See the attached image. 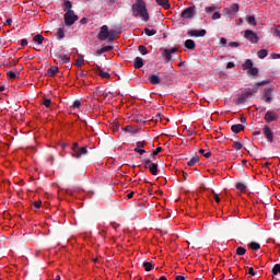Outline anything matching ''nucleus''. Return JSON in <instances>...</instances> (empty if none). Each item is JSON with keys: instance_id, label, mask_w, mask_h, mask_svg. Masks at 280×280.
Here are the masks:
<instances>
[{"instance_id": "f257e3e1", "label": "nucleus", "mask_w": 280, "mask_h": 280, "mask_svg": "<svg viewBox=\"0 0 280 280\" xmlns=\"http://www.w3.org/2000/svg\"><path fill=\"white\" fill-rule=\"evenodd\" d=\"M131 10L133 16H140L141 20L145 22L150 20V14L148 12L145 2L137 1L135 4H132Z\"/></svg>"}, {"instance_id": "f03ea898", "label": "nucleus", "mask_w": 280, "mask_h": 280, "mask_svg": "<svg viewBox=\"0 0 280 280\" xmlns=\"http://www.w3.org/2000/svg\"><path fill=\"white\" fill-rule=\"evenodd\" d=\"M242 69L246 71L247 77H259V68L254 67V61L252 59H246L242 63Z\"/></svg>"}, {"instance_id": "7ed1b4c3", "label": "nucleus", "mask_w": 280, "mask_h": 280, "mask_svg": "<svg viewBox=\"0 0 280 280\" xmlns=\"http://www.w3.org/2000/svg\"><path fill=\"white\" fill-rule=\"evenodd\" d=\"M96 38L101 42L107 40L108 38V43H113L115 40V35H110L108 26L103 25L101 26V31L98 32V35H96Z\"/></svg>"}, {"instance_id": "20e7f679", "label": "nucleus", "mask_w": 280, "mask_h": 280, "mask_svg": "<svg viewBox=\"0 0 280 280\" xmlns=\"http://www.w3.org/2000/svg\"><path fill=\"white\" fill-rule=\"evenodd\" d=\"M143 165H144L145 170H149V172L152 176L159 175V164L158 163H153L152 160H143Z\"/></svg>"}, {"instance_id": "39448f33", "label": "nucleus", "mask_w": 280, "mask_h": 280, "mask_svg": "<svg viewBox=\"0 0 280 280\" xmlns=\"http://www.w3.org/2000/svg\"><path fill=\"white\" fill-rule=\"evenodd\" d=\"M244 38H246V40H249V43H252L253 45H258L259 43V36L252 30H245Z\"/></svg>"}, {"instance_id": "423d86ee", "label": "nucleus", "mask_w": 280, "mask_h": 280, "mask_svg": "<svg viewBox=\"0 0 280 280\" xmlns=\"http://www.w3.org/2000/svg\"><path fill=\"white\" fill-rule=\"evenodd\" d=\"M63 18L67 26L73 25L79 20V16L74 13V11L66 12Z\"/></svg>"}, {"instance_id": "0eeeda50", "label": "nucleus", "mask_w": 280, "mask_h": 280, "mask_svg": "<svg viewBox=\"0 0 280 280\" xmlns=\"http://www.w3.org/2000/svg\"><path fill=\"white\" fill-rule=\"evenodd\" d=\"M272 94H273V88L267 86V88L264 89V94L261 96V100L264 102H266L267 104H271L272 101H273Z\"/></svg>"}, {"instance_id": "6e6552de", "label": "nucleus", "mask_w": 280, "mask_h": 280, "mask_svg": "<svg viewBox=\"0 0 280 280\" xmlns=\"http://www.w3.org/2000/svg\"><path fill=\"white\" fill-rule=\"evenodd\" d=\"M262 133H264L267 142H269V143H273L275 142V132H273V130L269 126H265L264 127Z\"/></svg>"}, {"instance_id": "1a4fd4ad", "label": "nucleus", "mask_w": 280, "mask_h": 280, "mask_svg": "<svg viewBox=\"0 0 280 280\" xmlns=\"http://www.w3.org/2000/svg\"><path fill=\"white\" fill-rule=\"evenodd\" d=\"M265 121L267 124H270V122H273V121H277L279 120V115L273 112V110H268L266 114H265V117H264Z\"/></svg>"}, {"instance_id": "9d476101", "label": "nucleus", "mask_w": 280, "mask_h": 280, "mask_svg": "<svg viewBox=\"0 0 280 280\" xmlns=\"http://www.w3.org/2000/svg\"><path fill=\"white\" fill-rule=\"evenodd\" d=\"M195 14V7H189L182 12L180 16L184 19H192Z\"/></svg>"}, {"instance_id": "9b49d317", "label": "nucleus", "mask_w": 280, "mask_h": 280, "mask_svg": "<svg viewBox=\"0 0 280 280\" xmlns=\"http://www.w3.org/2000/svg\"><path fill=\"white\" fill-rule=\"evenodd\" d=\"M188 36H192V37H196V38H202L203 36H206L207 34V31L206 30H190L187 32Z\"/></svg>"}, {"instance_id": "f8f14e48", "label": "nucleus", "mask_w": 280, "mask_h": 280, "mask_svg": "<svg viewBox=\"0 0 280 280\" xmlns=\"http://www.w3.org/2000/svg\"><path fill=\"white\" fill-rule=\"evenodd\" d=\"M133 67L135 69H142L144 67V60L141 57H136L133 59Z\"/></svg>"}, {"instance_id": "ddd939ff", "label": "nucleus", "mask_w": 280, "mask_h": 280, "mask_svg": "<svg viewBox=\"0 0 280 280\" xmlns=\"http://www.w3.org/2000/svg\"><path fill=\"white\" fill-rule=\"evenodd\" d=\"M86 153H88V148L82 147V148H79V150L75 153H72V156H73V159H81V156Z\"/></svg>"}, {"instance_id": "4468645a", "label": "nucleus", "mask_w": 280, "mask_h": 280, "mask_svg": "<svg viewBox=\"0 0 280 280\" xmlns=\"http://www.w3.org/2000/svg\"><path fill=\"white\" fill-rule=\"evenodd\" d=\"M96 74H98V77L103 78V79H109L110 78V73L109 72H104L102 67L96 66V70H95Z\"/></svg>"}, {"instance_id": "2eb2a0df", "label": "nucleus", "mask_w": 280, "mask_h": 280, "mask_svg": "<svg viewBox=\"0 0 280 280\" xmlns=\"http://www.w3.org/2000/svg\"><path fill=\"white\" fill-rule=\"evenodd\" d=\"M160 51H162V56L164 57L165 62H170L172 60V55L170 49L161 48Z\"/></svg>"}, {"instance_id": "dca6fc26", "label": "nucleus", "mask_w": 280, "mask_h": 280, "mask_svg": "<svg viewBox=\"0 0 280 280\" xmlns=\"http://www.w3.org/2000/svg\"><path fill=\"white\" fill-rule=\"evenodd\" d=\"M55 58H57L59 60V62L66 65L70 62V56L68 55H55Z\"/></svg>"}, {"instance_id": "f3484780", "label": "nucleus", "mask_w": 280, "mask_h": 280, "mask_svg": "<svg viewBox=\"0 0 280 280\" xmlns=\"http://www.w3.org/2000/svg\"><path fill=\"white\" fill-rule=\"evenodd\" d=\"M113 49V46H103L101 49H96V56H102L103 54L109 52Z\"/></svg>"}, {"instance_id": "a211bd4d", "label": "nucleus", "mask_w": 280, "mask_h": 280, "mask_svg": "<svg viewBox=\"0 0 280 280\" xmlns=\"http://www.w3.org/2000/svg\"><path fill=\"white\" fill-rule=\"evenodd\" d=\"M149 82L153 85H159L161 84V78L158 74H151L149 77Z\"/></svg>"}, {"instance_id": "6ab92c4d", "label": "nucleus", "mask_w": 280, "mask_h": 280, "mask_svg": "<svg viewBox=\"0 0 280 280\" xmlns=\"http://www.w3.org/2000/svg\"><path fill=\"white\" fill-rule=\"evenodd\" d=\"M244 130H245V126H243L241 124L231 126V131L234 132V133H238V132L244 131Z\"/></svg>"}, {"instance_id": "aec40b11", "label": "nucleus", "mask_w": 280, "mask_h": 280, "mask_svg": "<svg viewBox=\"0 0 280 280\" xmlns=\"http://www.w3.org/2000/svg\"><path fill=\"white\" fill-rule=\"evenodd\" d=\"M21 73L20 71H8L7 72V78L10 80H16L18 78H20Z\"/></svg>"}, {"instance_id": "412c9836", "label": "nucleus", "mask_w": 280, "mask_h": 280, "mask_svg": "<svg viewBox=\"0 0 280 280\" xmlns=\"http://www.w3.org/2000/svg\"><path fill=\"white\" fill-rule=\"evenodd\" d=\"M62 10L67 13L68 11H73L72 10V3L69 0H63L62 3Z\"/></svg>"}, {"instance_id": "4be33fe9", "label": "nucleus", "mask_w": 280, "mask_h": 280, "mask_svg": "<svg viewBox=\"0 0 280 280\" xmlns=\"http://www.w3.org/2000/svg\"><path fill=\"white\" fill-rule=\"evenodd\" d=\"M65 26H61L58 28L57 33H56V38L57 40H62V38H65Z\"/></svg>"}, {"instance_id": "5701e85b", "label": "nucleus", "mask_w": 280, "mask_h": 280, "mask_svg": "<svg viewBox=\"0 0 280 280\" xmlns=\"http://www.w3.org/2000/svg\"><path fill=\"white\" fill-rule=\"evenodd\" d=\"M59 69L57 66H54V67H50L48 70H47V73L46 75L47 77H55L57 73H58Z\"/></svg>"}, {"instance_id": "b1692460", "label": "nucleus", "mask_w": 280, "mask_h": 280, "mask_svg": "<svg viewBox=\"0 0 280 280\" xmlns=\"http://www.w3.org/2000/svg\"><path fill=\"white\" fill-rule=\"evenodd\" d=\"M155 2L165 10H168L171 8L170 1L167 0H155Z\"/></svg>"}, {"instance_id": "393cba45", "label": "nucleus", "mask_w": 280, "mask_h": 280, "mask_svg": "<svg viewBox=\"0 0 280 280\" xmlns=\"http://www.w3.org/2000/svg\"><path fill=\"white\" fill-rule=\"evenodd\" d=\"M185 47L188 49V50H194L196 48V43L192 40V39H187L185 42Z\"/></svg>"}, {"instance_id": "a878e982", "label": "nucleus", "mask_w": 280, "mask_h": 280, "mask_svg": "<svg viewBox=\"0 0 280 280\" xmlns=\"http://www.w3.org/2000/svg\"><path fill=\"white\" fill-rule=\"evenodd\" d=\"M269 56V51L267 49H260L257 51V57L259 59H266Z\"/></svg>"}, {"instance_id": "bb28decb", "label": "nucleus", "mask_w": 280, "mask_h": 280, "mask_svg": "<svg viewBox=\"0 0 280 280\" xmlns=\"http://www.w3.org/2000/svg\"><path fill=\"white\" fill-rule=\"evenodd\" d=\"M45 37H43L40 34H37L33 37V43H35V45H40L42 43H44Z\"/></svg>"}, {"instance_id": "cd10ccee", "label": "nucleus", "mask_w": 280, "mask_h": 280, "mask_svg": "<svg viewBox=\"0 0 280 280\" xmlns=\"http://www.w3.org/2000/svg\"><path fill=\"white\" fill-rule=\"evenodd\" d=\"M235 188L241 192H246L247 186L244 183H236Z\"/></svg>"}, {"instance_id": "c85d7f7f", "label": "nucleus", "mask_w": 280, "mask_h": 280, "mask_svg": "<svg viewBox=\"0 0 280 280\" xmlns=\"http://www.w3.org/2000/svg\"><path fill=\"white\" fill-rule=\"evenodd\" d=\"M124 131H125V132H128V133H130V135H136V133H138V129H135L132 126H126V127L124 128Z\"/></svg>"}, {"instance_id": "c756f323", "label": "nucleus", "mask_w": 280, "mask_h": 280, "mask_svg": "<svg viewBox=\"0 0 280 280\" xmlns=\"http://www.w3.org/2000/svg\"><path fill=\"white\" fill-rule=\"evenodd\" d=\"M248 247L253 250H259L261 248L260 244L259 243H256V242H250L248 244Z\"/></svg>"}, {"instance_id": "7c9ffc66", "label": "nucleus", "mask_w": 280, "mask_h": 280, "mask_svg": "<svg viewBox=\"0 0 280 280\" xmlns=\"http://www.w3.org/2000/svg\"><path fill=\"white\" fill-rule=\"evenodd\" d=\"M246 22L253 26H256L257 25V21H256V18L254 15H250L248 18H246Z\"/></svg>"}, {"instance_id": "2f4dec72", "label": "nucleus", "mask_w": 280, "mask_h": 280, "mask_svg": "<svg viewBox=\"0 0 280 280\" xmlns=\"http://www.w3.org/2000/svg\"><path fill=\"white\" fill-rule=\"evenodd\" d=\"M143 32L145 36H155V34H158L156 30H150V28H144Z\"/></svg>"}, {"instance_id": "473e14b6", "label": "nucleus", "mask_w": 280, "mask_h": 280, "mask_svg": "<svg viewBox=\"0 0 280 280\" xmlns=\"http://www.w3.org/2000/svg\"><path fill=\"white\" fill-rule=\"evenodd\" d=\"M138 51H139L142 56H147V55L149 54L148 48H147L145 46H143V45H140V46L138 47Z\"/></svg>"}, {"instance_id": "72a5a7b5", "label": "nucleus", "mask_w": 280, "mask_h": 280, "mask_svg": "<svg viewBox=\"0 0 280 280\" xmlns=\"http://www.w3.org/2000/svg\"><path fill=\"white\" fill-rule=\"evenodd\" d=\"M246 253H247V249L244 248V247H237V248H236V252H235V254H236L237 256H243V255H245Z\"/></svg>"}, {"instance_id": "f704fd0d", "label": "nucleus", "mask_w": 280, "mask_h": 280, "mask_svg": "<svg viewBox=\"0 0 280 280\" xmlns=\"http://www.w3.org/2000/svg\"><path fill=\"white\" fill-rule=\"evenodd\" d=\"M142 266L145 269V271H151L154 268L153 264L149 261L143 262Z\"/></svg>"}, {"instance_id": "c9c22d12", "label": "nucleus", "mask_w": 280, "mask_h": 280, "mask_svg": "<svg viewBox=\"0 0 280 280\" xmlns=\"http://www.w3.org/2000/svg\"><path fill=\"white\" fill-rule=\"evenodd\" d=\"M230 10L232 12V14H235L240 11V5L237 3H233L231 7H230Z\"/></svg>"}, {"instance_id": "e433bc0d", "label": "nucleus", "mask_w": 280, "mask_h": 280, "mask_svg": "<svg viewBox=\"0 0 280 280\" xmlns=\"http://www.w3.org/2000/svg\"><path fill=\"white\" fill-rule=\"evenodd\" d=\"M108 7H116L119 4V0H105Z\"/></svg>"}, {"instance_id": "4c0bfd02", "label": "nucleus", "mask_w": 280, "mask_h": 280, "mask_svg": "<svg viewBox=\"0 0 280 280\" xmlns=\"http://www.w3.org/2000/svg\"><path fill=\"white\" fill-rule=\"evenodd\" d=\"M271 273L273 276H277L278 273H280V265L279 264H276L271 270Z\"/></svg>"}, {"instance_id": "58836bf2", "label": "nucleus", "mask_w": 280, "mask_h": 280, "mask_svg": "<svg viewBox=\"0 0 280 280\" xmlns=\"http://www.w3.org/2000/svg\"><path fill=\"white\" fill-rule=\"evenodd\" d=\"M198 161H199V158L198 156H194L190 161H188L189 167H192V165L198 163Z\"/></svg>"}, {"instance_id": "ea45409f", "label": "nucleus", "mask_w": 280, "mask_h": 280, "mask_svg": "<svg viewBox=\"0 0 280 280\" xmlns=\"http://www.w3.org/2000/svg\"><path fill=\"white\" fill-rule=\"evenodd\" d=\"M136 148L138 149H143L145 145H148V142L147 141H138L136 142Z\"/></svg>"}, {"instance_id": "a19ab883", "label": "nucleus", "mask_w": 280, "mask_h": 280, "mask_svg": "<svg viewBox=\"0 0 280 280\" xmlns=\"http://www.w3.org/2000/svg\"><path fill=\"white\" fill-rule=\"evenodd\" d=\"M233 148L238 151L243 149V144L238 141L233 142Z\"/></svg>"}, {"instance_id": "79ce46f5", "label": "nucleus", "mask_w": 280, "mask_h": 280, "mask_svg": "<svg viewBox=\"0 0 280 280\" xmlns=\"http://www.w3.org/2000/svg\"><path fill=\"white\" fill-rule=\"evenodd\" d=\"M162 151H163V148L158 147L156 150L151 153V159H154V156H156Z\"/></svg>"}, {"instance_id": "37998d69", "label": "nucleus", "mask_w": 280, "mask_h": 280, "mask_svg": "<svg viewBox=\"0 0 280 280\" xmlns=\"http://www.w3.org/2000/svg\"><path fill=\"white\" fill-rule=\"evenodd\" d=\"M271 82V80H262L256 83L257 86H264Z\"/></svg>"}, {"instance_id": "c03bdc74", "label": "nucleus", "mask_w": 280, "mask_h": 280, "mask_svg": "<svg viewBox=\"0 0 280 280\" xmlns=\"http://www.w3.org/2000/svg\"><path fill=\"white\" fill-rule=\"evenodd\" d=\"M246 102H247V98L245 97L244 94L240 96V98H237V104H245Z\"/></svg>"}, {"instance_id": "a18cd8bd", "label": "nucleus", "mask_w": 280, "mask_h": 280, "mask_svg": "<svg viewBox=\"0 0 280 280\" xmlns=\"http://www.w3.org/2000/svg\"><path fill=\"white\" fill-rule=\"evenodd\" d=\"M133 151L139 153L140 155H143L144 153H147V150L141 149V148H135Z\"/></svg>"}, {"instance_id": "49530a36", "label": "nucleus", "mask_w": 280, "mask_h": 280, "mask_svg": "<svg viewBox=\"0 0 280 280\" xmlns=\"http://www.w3.org/2000/svg\"><path fill=\"white\" fill-rule=\"evenodd\" d=\"M223 14L231 16V15H233V12H232L231 8H225V9H223Z\"/></svg>"}, {"instance_id": "de8ad7c7", "label": "nucleus", "mask_w": 280, "mask_h": 280, "mask_svg": "<svg viewBox=\"0 0 280 280\" xmlns=\"http://www.w3.org/2000/svg\"><path fill=\"white\" fill-rule=\"evenodd\" d=\"M42 205H43V201H40V200L33 202V207H34L35 209H40V206H42Z\"/></svg>"}, {"instance_id": "09e8293b", "label": "nucleus", "mask_w": 280, "mask_h": 280, "mask_svg": "<svg viewBox=\"0 0 280 280\" xmlns=\"http://www.w3.org/2000/svg\"><path fill=\"white\" fill-rule=\"evenodd\" d=\"M229 47H231V48H238L240 47V43L238 42H231V43H229Z\"/></svg>"}, {"instance_id": "8fccbe9b", "label": "nucleus", "mask_w": 280, "mask_h": 280, "mask_svg": "<svg viewBox=\"0 0 280 280\" xmlns=\"http://www.w3.org/2000/svg\"><path fill=\"white\" fill-rule=\"evenodd\" d=\"M83 62H84V58H83V57H80V58H78L75 65H77L79 68H81Z\"/></svg>"}, {"instance_id": "3c124183", "label": "nucleus", "mask_w": 280, "mask_h": 280, "mask_svg": "<svg viewBox=\"0 0 280 280\" xmlns=\"http://www.w3.org/2000/svg\"><path fill=\"white\" fill-rule=\"evenodd\" d=\"M43 104H44V106H46L47 108H49V106H50V104H51L50 98H44Z\"/></svg>"}, {"instance_id": "603ef678", "label": "nucleus", "mask_w": 280, "mask_h": 280, "mask_svg": "<svg viewBox=\"0 0 280 280\" xmlns=\"http://www.w3.org/2000/svg\"><path fill=\"white\" fill-rule=\"evenodd\" d=\"M243 95L248 100L249 97H253L254 93L252 91H247L243 93Z\"/></svg>"}, {"instance_id": "864d4df0", "label": "nucleus", "mask_w": 280, "mask_h": 280, "mask_svg": "<svg viewBox=\"0 0 280 280\" xmlns=\"http://www.w3.org/2000/svg\"><path fill=\"white\" fill-rule=\"evenodd\" d=\"M215 10H217L215 7H208V8H206V12H207V13H212V12L215 11Z\"/></svg>"}, {"instance_id": "5fc2aeb1", "label": "nucleus", "mask_w": 280, "mask_h": 280, "mask_svg": "<svg viewBox=\"0 0 280 280\" xmlns=\"http://www.w3.org/2000/svg\"><path fill=\"white\" fill-rule=\"evenodd\" d=\"M81 106V101H75L72 105V107L75 109V108H80Z\"/></svg>"}, {"instance_id": "6e6d98bb", "label": "nucleus", "mask_w": 280, "mask_h": 280, "mask_svg": "<svg viewBox=\"0 0 280 280\" xmlns=\"http://www.w3.org/2000/svg\"><path fill=\"white\" fill-rule=\"evenodd\" d=\"M71 149L73 150V153H77V151L80 149V147H79V144L75 142V143H73V145H72Z\"/></svg>"}, {"instance_id": "4d7b16f0", "label": "nucleus", "mask_w": 280, "mask_h": 280, "mask_svg": "<svg viewBox=\"0 0 280 280\" xmlns=\"http://www.w3.org/2000/svg\"><path fill=\"white\" fill-rule=\"evenodd\" d=\"M186 279V276L185 275H175V280H185Z\"/></svg>"}, {"instance_id": "13d9d810", "label": "nucleus", "mask_w": 280, "mask_h": 280, "mask_svg": "<svg viewBox=\"0 0 280 280\" xmlns=\"http://www.w3.org/2000/svg\"><path fill=\"white\" fill-rule=\"evenodd\" d=\"M26 45H28V40L26 38L21 39V46L26 47Z\"/></svg>"}, {"instance_id": "bf43d9fd", "label": "nucleus", "mask_w": 280, "mask_h": 280, "mask_svg": "<svg viewBox=\"0 0 280 280\" xmlns=\"http://www.w3.org/2000/svg\"><path fill=\"white\" fill-rule=\"evenodd\" d=\"M221 18V13L220 12H215L212 16L213 20H219Z\"/></svg>"}, {"instance_id": "052dcab7", "label": "nucleus", "mask_w": 280, "mask_h": 280, "mask_svg": "<svg viewBox=\"0 0 280 280\" xmlns=\"http://www.w3.org/2000/svg\"><path fill=\"white\" fill-rule=\"evenodd\" d=\"M220 43L221 45H223V47H225V45L228 44V39L225 37H221Z\"/></svg>"}, {"instance_id": "680f3d73", "label": "nucleus", "mask_w": 280, "mask_h": 280, "mask_svg": "<svg viewBox=\"0 0 280 280\" xmlns=\"http://www.w3.org/2000/svg\"><path fill=\"white\" fill-rule=\"evenodd\" d=\"M235 68V63L233 61L228 62V69H233Z\"/></svg>"}, {"instance_id": "e2e57ef3", "label": "nucleus", "mask_w": 280, "mask_h": 280, "mask_svg": "<svg viewBox=\"0 0 280 280\" xmlns=\"http://www.w3.org/2000/svg\"><path fill=\"white\" fill-rule=\"evenodd\" d=\"M248 273H249L250 276H256V272H255V270H254L253 267H249V268H248Z\"/></svg>"}, {"instance_id": "0e129e2a", "label": "nucleus", "mask_w": 280, "mask_h": 280, "mask_svg": "<svg viewBox=\"0 0 280 280\" xmlns=\"http://www.w3.org/2000/svg\"><path fill=\"white\" fill-rule=\"evenodd\" d=\"M12 23H13V20H12V19H7V21H5L4 24L11 26Z\"/></svg>"}, {"instance_id": "69168bd1", "label": "nucleus", "mask_w": 280, "mask_h": 280, "mask_svg": "<svg viewBox=\"0 0 280 280\" xmlns=\"http://www.w3.org/2000/svg\"><path fill=\"white\" fill-rule=\"evenodd\" d=\"M272 59H280V54H271Z\"/></svg>"}, {"instance_id": "338daca9", "label": "nucleus", "mask_w": 280, "mask_h": 280, "mask_svg": "<svg viewBox=\"0 0 280 280\" xmlns=\"http://www.w3.org/2000/svg\"><path fill=\"white\" fill-rule=\"evenodd\" d=\"M212 155V153L209 151L207 153L203 154V158L205 159H210V156Z\"/></svg>"}, {"instance_id": "774afa93", "label": "nucleus", "mask_w": 280, "mask_h": 280, "mask_svg": "<svg viewBox=\"0 0 280 280\" xmlns=\"http://www.w3.org/2000/svg\"><path fill=\"white\" fill-rule=\"evenodd\" d=\"M168 51H170V54H171V55L176 54L177 48H176V47H174V48H172V49H168Z\"/></svg>"}]
</instances>
